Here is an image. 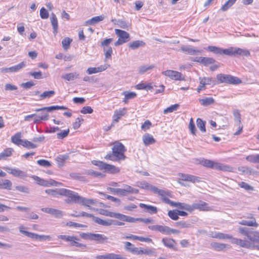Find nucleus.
<instances>
[{
	"mask_svg": "<svg viewBox=\"0 0 259 259\" xmlns=\"http://www.w3.org/2000/svg\"><path fill=\"white\" fill-rule=\"evenodd\" d=\"M112 153L107 154L105 157L107 160L113 161L123 160L126 158L124 153L126 149L125 146L119 142H115L112 148Z\"/></svg>",
	"mask_w": 259,
	"mask_h": 259,
	"instance_id": "nucleus-1",
	"label": "nucleus"
},
{
	"mask_svg": "<svg viewBox=\"0 0 259 259\" xmlns=\"http://www.w3.org/2000/svg\"><path fill=\"white\" fill-rule=\"evenodd\" d=\"M79 236L83 239L94 241L99 244L107 243L108 240V238L107 236L101 234L81 233Z\"/></svg>",
	"mask_w": 259,
	"mask_h": 259,
	"instance_id": "nucleus-2",
	"label": "nucleus"
},
{
	"mask_svg": "<svg viewBox=\"0 0 259 259\" xmlns=\"http://www.w3.org/2000/svg\"><path fill=\"white\" fill-rule=\"evenodd\" d=\"M217 78L219 83L238 84L241 82L239 78L229 74H219L217 75Z\"/></svg>",
	"mask_w": 259,
	"mask_h": 259,
	"instance_id": "nucleus-3",
	"label": "nucleus"
},
{
	"mask_svg": "<svg viewBox=\"0 0 259 259\" xmlns=\"http://www.w3.org/2000/svg\"><path fill=\"white\" fill-rule=\"evenodd\" d=\"M59 239H62L66 242H70V245L72 246H76L78 247L85 248L87 245L85 244L80 243L77 242L79 241V238L75 236H69L65 235H60L58 236Z\"/></svg>",
	"mask_w": 259,
	"mask_h": 259,
	"instance_id": "nucleus-4",
	"label": "nucleus"
},
{
	"mask_svg": "<svg viewBox=\"0 0 259 259\" xmlns=\"http://www.w3.org/2000/svg\"><path fill=\"white\" fill-rule=\"evenodd\" d=\"M115 34L119 37L114 44L115 46L121 45L130 40V35L127 32L118 29H115Z\"/></svg>",
	"mask_w": 259,
	"mask_h": 259,
	"instance_id": "nucleus-5",
	"label": "nucleus"
},
{
	"mask_svg": "<svg viewBox=\"0 0 259 259\" xmlns=\"http://www.w3.org/2000/svg\"><path fill=\"white\" fill-rule=\"evenodd\" d=\"M62 196L68 197V199L66 200V202L68 203L71 202L77 203L80 196L77 193L64 188H63Z\"/></svg>",
	"mask_w": 259,
	"mask_h": 259,
	"instance_id": "nucleus-6",
	"label": "nucleus"
},
{
	"mask_svg": "<svg viewBox=\"0 0 259 259\" xmlns=\"http://www.w3.org/2000/svg\"><path fill=\"white\" fill-rule=\"evenodd\" d=\"M162 74L174 80H185L184 76L177 71L166 70L162 71Z\"/></svg>",
	"mask_w": 259,
	"mask_h": 259,
	"instance_id": "nucleus-7",
	"label": "nucleus"
},
{
	"mask_svg": "<svg viewBox=\"0 0 259 259\" xmlns=\"http://www.w3.org/2000/svg\"><path fill=\"white\" fill-rule=\"evenodd\" d=\"M93 163L100 167L102 169H104L106 171L110 172L111 174H116L118 173L120 169L117 167H116L114 165L108 164L103 162L102 161H95L93 162Z\"/></svg>",
	"mask_w": 259,
	"mask_h": 259,
	"instance_id": "nucleus-8",
	"label": "nucleus"
},
{
	"mask_svg": "<svg viewBox=\"0 0 259 259\" xmlns=\"http://www.w3.org/2000/svg\"><path fill=\"white\" fill-rule=\"evenodd\" d=\"M249 51L247 49H241L236 47H230L229 48V55L234 56H249Z\"/></svg>",
	"mask_w": 259,
	"mask_h": 259,
	"instance_id": "nucleus-9",
	"label": "nucleus"
},
{
	"mask_svg": "<svg viewBox=\"0 0 259 259\" xmlns=\"http://www.w3.org/2000/svg\"><path fill=\"white\" fill-rule=\"evenodd\" d=\"M191 210L190 212H192L195 209L199 211H209L211 210L210 207L208 206V203L205 202L200 201L197 203H194L190 205Z\"/></svg>",
	"mask_w": 259,
	"mask_h": 259,
	"instance_id": "nucleus-10",
	"label": "nucleus"
},
{
	"mask_svg": "<svg viewBox=\"0 0 259 259\" xmlns=\"http://www.w3.org/2000/svg\"><path fill=\"white\" fill-rule=\"evenodd\" d=\"M5 169L8 172V173L12 175L15 177H18L20 179H24L27 177V174L26 171L21 170L18 168H13L7 167H5Z\"/></svg>",
	"mask_w": 259,
	"mask_h": 259,
	"instance_id": "nucleus-11",
	"label": "nucleus"
},
{
	"mask_svg": "<svg viewBox=\"0 0 259 259\" xmlns=\"http://www.w3.org/2000/svg\"><path fill=\"white\" fill-rule=\"evenodd\" d=\"M34 179L35 181H36L37 183L41 186L49 187L51 186H58L60 185H62V183L56 182L55 180H51L50 181L45 180L40 178L37 176H35Z\"/></svg>",
	"mask_w": 259,
	"mask_h": 259,
	"instance_id": "nucleus-12",
	"label": "nucleus"
},
{
	"mask_svg": "<svg viewBox=\"0 0 259 259\" xmlns=\"http://www.w3.org/2000/svg\"><path fill=\"white\" fill-rule=\"evenodd\" d=\"M179 180L187 181L195 183L200 182V178L189 174L179 173L178 174Z\"/></svg>",
	"mask_w": 259,
	"mask_h": 259,
	"instance_id": "nucleus-13",
	"label": "nucleus"
},
{
	"mask_svg": "<svg viewBox=\"0 0 259 259\" xmlns=\"http://www.w3.org/2000/svg\"><path fill=\"white\" fill-rule=\"evenodd\" d=\"M166 204H168L171 206L178 207L182 209H185L190 212L191 210L190 205L185 203H181L174 202L170 199H165Z\"/></svg>",
	"mask_w": 259,
	"mask_h": 259,
	"instance_id": "nucleus-14",
	"label": "nucleus"
},
{
	"mask_svg": "<svg viewBox=\"0 0 259 259\" xmlns=\"http://www.w3.org/2000/svg\"><path fill=\"white\" fill-rule=\"evenodd\" d=\"M153 192L161 196L162 197V201L165 203H166L165 199H169L168 197H172V194L171 192L169 191H165L164 190L159 189L155 186L154 188Z\"/></svg>",
	"mask_w": 259,
	"mask_h": 259,
	"instance_id": "nucleus-15",
	"label": "nucleus"
},
{
	"mask_svg": "<svg viewBox=\"0 0 259 259\" xmlns=\"http://www.w3.org/2000/svg\"><path fill=\"white\" fill-rule=\"evenodd\" d=\"M247 219H250V221L242 220L238 222V224L241 225L247 226L249 227H257L258 224L257 223L255 218L253 216L252 214H249Z\"/></svg>",
	"mask_w": 259,
	"mask_h": 259,
	"instance_id": "nucleus-16",
	"label": "nucleus"
},
{
	"mask_svg": "<svg viewBox=\"0 0 259 259\" xmlns=\"http://www.w3.org/2000/svg\"><path fill=\"white\" fill-rule=\"evenodd\" d=\"M26 62L23 61L20 63L9 68H2L1 69L2 72H17L24 67L26 65Z\"/></svg>",
	"mask_w": 259,
	"mask_h": 259,
	"instance_id": "nucleus-17",
	"label": "nucleus"
},
{
	"mask_svg": "<svg viewBox=\"0 0 259 259\" xmlns=\"http://www.w3.org/2000/svg\"><path fill=\"white\" fill-rule=\"evenodd\" d=\"M211 168L224 171H233V168L228 165L213 162Z\"/></svg>",
	"mask_w": 259,
	"mask_h": 259,
	"instance_id": "nucleus-18",
	"label": "nucleus"
},
{
	"mask_svg": "<svg viewBox=\"0 0 259 259\" xmlns=\"http://www.w3.org/2000/svg\"><path fill=\"white\" fill-rule=\"evenodd\" d=\"M210 246L211 248L217 251H223L226 248L230 247L228 244L216 242H211L210 244Z\"/></svg>",
	"mask_w": 259,
	"mask_h": 259,
	"instance_id": "nucleus-19",
	"label": "nucleus"
},
{
	"mask_svg": "<svg viewBox=\"0 0 259 259\" xmlns=\"http://www.w3.org/2000/svg\"><path fill=\"white\" fill-rule=\"evenodd\" d=\"M148 228L153 231H158L163 234L169 235V227L162 225L149 226Z\"/></svg>",
	"mask_w": 259,
	"mask_h": 259,
	"instance_id": "nucleus-20",
	"label": "nucleus"
},
{
	"mask_svg": "<svg viewBox=\"0 0 259 259\" xmlns=\"http://www.w3.org/2000/svg\"><path fill=\"white\" fill-rule=\"evenodd\" d=\"M96 200L93 199H88L82 196H79L78 201L77 203L81 204L82 205L89 207V209H91V205H94L96 203Z\"/></svg>",
	"mask_w": 259,
	"mask_h": 259,
	"instance_id": "nucleus-21",
	"label": "nucleus"
},
{
	"mask_svg": "<svg viewBox=\"0 0 259 259\" xmlns=\"http://www.w3.org/2000/svg\"><path fill=\"white\" fill-rule=\"evenodd\" d=\"M109 66L108 64H104L98 67H90L87 70V72L88 74L101 72L106 70Z\"/></svg>",
	"mask_w": 259,
	"mask_h": 259,
	"instance_id": "nucleus-22",
	"label": "nucleus"
},
{
	"mask_svg": "<svg viewBox=\"0 0 259 259\" xmlns=\"http://www.w3.org/2000/svg\"><path fill=\"white\" fill-rule=\"evenodd\" d=\"M126 112V109L125 108H123L122 109H120L119 110H115L114 111V115H113V123L115 122H118L119 120L121 118V117L123 116Z\"/></svg>",
	"mask_w": 259,
	"mask_h": 259,
	"instance_id": "nucleus-23",
	"label": "nucleus"
},
{
	"mask_svg": "<svg viewBox=\"0 0 259 259\" xmlns=\"http://www.w3.org/2000/svg\"><path fill=\"white\" fill-rule=\"evenodd\" d=\"M68 108L63 106H52L50 107H45L41 108H37L34 110L36 112L47 111V112H51L54 110H66Z\"/></svg>",
	"mask_w": 259,
	"mask_h": 259,
	"instance_id": "nucleus-24",
	"label": "nucleus"
},
{
	"mask_svg": "<svg viewBox=\"0 0 259 259\" xmlns=\"http://www.w3.org/2000/svg\"><path fill=\"white\" fill-rule=\"evenodd\" d=\"M181 50L183 53H185L186 54H188L190 55H197V53L201 52V51L196 50L190 46H183L181 47Z\"/></svg>",
	"mask_w": 259,
	"mask_h": 259,
	"instance_id": "nucleus-25",
	"label": "nucleus"
},
{
	"mask_svg": "<svg viewBox=\"0 0 259 259\" xmlns=\"http://www.w3.org/2000/svg\"><path fill=\"white\" fill-rule=\"evenodd\" d=\"M139 206L140 207L144 208L147 212L151 214L156 213L158 211V209L156 206L147 205L144 203H140Z\"/></svg>",
	"mask_w": 259,
	"mask_h": 259,
	"instance_id": "nucleus-26",
	"label": "nucleus"
},
{
	"mask_svg": "<svg viewBox=\"0 0 259 259\" xmlns=\"http://www.w3.org/2000/svg\"><path fill=\"white\" fill-rule=\"evenodd\" d=\"M51 23L53 26V33L55 35H56V34L58 32V20L55 14L53 13L51 14V17L50 18Z\"/></svg>",
	"mask_w": 259,
	"mask_h": 259,
	"instance_id": "nucleus-27",
	"label": "nucleus"
},
{
	"mask_svg": "<svg viewBox=\"0 0 259 259\" xmlns=\"http://www.w3.org/2000/svg\"><path fill=\"white\" fill-rule=\"evenodd\" d=\"M136 186L141 189L150 190L152 192L153 191L154 188L155 187L154 186H153L145 181L138 182L137 183Z\"/></svg>",
	"mask_w": 259,
	"mask_h": 259,
	"instance_id": "nucleus-28",
	"label": "nucleus"
},
{
	"mask_svg": "<svg viewBox=\"0 0 259 259\" xmlns=\"http://www.w3.org/2000/svg\"><path fill=\"white\" fill-rule=\"evenodd\" d=\"M94 221L99 225L104 226H111L113 224L112 220L107 219L104 220L98 217H94Z\"/></svg>",
	"mask_w": 259,
	"mask_h": 259,
	"instance_id": "nucleus-29",
	"label": "nucleus"
},
{
	"mask_svg": "<svg viewBox=\"0 0 259 259\" xmlns=\"http://www.w3.org/2000/svg\"><path fill=\"white\" fill-rule=\"evenodd\" d=\"M143 141L145 146H148L156 142L153 137L149 134H146L143 136Z\"/></svg>",
	"mask_w": 259,
	"mask_h": 259,
	"instance_id": "nucleus-30",
	"label": "nucleus"
},
{
	"mask_svg": "<svg viewBox=\"0 0 259 259\" xmlns=\"http://www.w3.org/2000/svg\"><path fill=\"white\" fill-rule=\"evenodd\" d=\"M84 174H86L96 178H104L105 175L101 172L94 171L92 169L85 170L83 172Z\"/></svg>",
	"mask_w": 259,
	"mask_h": 259,
	"instance_id": "nucleus-31",
	"label": "nucleus"
},
{
	"mask_svg": "<svg viewBox=\"0 0 259 259\" xmlns=\"http://www.w3.org/2000/svg\"><path fill=\"white\" fill-rule=\"evenodd\" d=\"M104 18L105 17L104 15L96 16L87 21L85 22V24L91 25H95L99 23V22L103 21L104 19Z\"/></svg>",
	"mask_w": 259,
	"mask_h": 259,
	"instance_id": "nucleus-32",
	"label": "nucleus"
},
{
	"mask_svg": "<svg viewBox=\"0 0 259 259\" xmlns=\"http://www.w3.org/2000/svg\"><path fill=\"white\" fill-rule=\"evenodd\" d=\"M63 188L55 189H47L45 192L48 195L54 197H58L59 195L62 196Z\"/></svg>",
	"mask_w": 259,
	"mask_h": 259,
	"instance_id": "nucleus-33",
	"label": "nucleus"
},
{
	"mask_svg": "<svg viewBox=\"0 0 259 259\" xmlns=\"http://www.w3.org/2000/svg\"><path fill=\"white\" fill-rule=\"evenodd\" d=\"M69 158L68 154L60 155L57 157L56 160L59 167H62L64 165L65 161Z\"/></svg>",
	"mask_w": 259,
	"mask_h": 259,
	"instance_id": "nucleus-34",
	"label": "nucleus"
},
{
	"mask_svg": "<svg viewBox=\"0 0 259 259\" xmlns=\"http://www.w3.org/2000/svg\"><path fill=\"white\" fill-rule=\"evenodd\" d=\"M247 238L251 243H257L259 241V232L251 231Z\"/></svg>",
	"mask_w": 259,
	"mask_h": 259,
	"instance_id": "nucleus-35",
	"label": "nucleus"
},
{
	"mask_svg": "<svg viewBox=\"0 0 259 259\" xmlns=\"http://www.w3.org/2000/svg\"><path fill=\"white\" fill-rule=\"evenodd\" d=\"M70 177L75 180L81 182H87L86 178L81 174L77 172H71L69 174Z\"/></svg>",
	"mask_w": 259,
	"mask_h": 259,
	"instance_id": "nucleus-36",
	"label": "nucleus"
},
{
	"mask_svg": "<svg viewBox=\"0 0 259 259\" xmlns=\"http://www.w3.org/2000/svg\"><path fill=\"white\" fill-rule=\"evenodd\" d=\"M21 133H17L12 137L11 141L15 144L19 146L21 145L23 140L21 139Z\"/></svg>",
	"mask_w": 259,
	"mask_h": 259,
	"instance_id": "nucleus-37",
	"label": "nucleus"
},
{
	"mask_svg": "<svg viewBox=\"0 0 259 259\" xmlns=\"http://www.w3.org/2000/svg\"><path fill=\"white\" fill-rule=\"evenodd\" d=\"M79 75L76 72L67 73L62 76V78L67 81L73 80L75 78H78Z\"/></svg>",
	"mask_w": 259,
	"mask_h": 259,
	"instance_id": "nucleus-38",
	"label": "nucleus"
},
{
	"mask_svg": "<svg viewBox=\"0 0 259 259\" xmlns=\"http://www.w3.org/2000/svg\"><path fill=\"white\" fill-rule=\"evenodd\" d=\"M162 242L165 246L169 248H174L176 243L174 239L170 238H163Z\"/></svg>",
	"mask_w": 259,
	"mask_h": 259,
	"instance_id": "nucleus-39",
	"label": "nucleus"
},
{
	"mask_svg": "<svg viewBox=\"0 0 259 259\" xmlns=\"http://www.w3.org/2000/svg\"><path fill=\"white\" fill-rule=\"evenodd\" d=\"M122 94L124 95L123 102L125 103H127L129 100L134 99L137 96V94L135 92H124Z\"/></svg>",
	"mask_w": 259,
	"mask_h": 259,
	"instance_id": "nucleus-40",
	"label": "nucleus"
},
{
	"mask_svg": "<svg viewBox=\"0 0 259 259\" xmlns=\"http://www.w3.org/2000/svg\"><path fill=\"white\" fill-rule=\"evenodd\" d=\"M199 80L200 84H203L204 85L206 84H210L211 83L213 84H215V81L213 80L211 77H200Z\"/></svg>",
	"mask_w": 259,
	"mask_h": 259,
	"instance_id": "nucleus-41",
	"label": "nucleus"
},
{
	"mask_svg": "<svg viewBox=\"0 0 259 259\" xmlns=\"http://www.w3.org/2000/svg\"><path fill=\"white\" fill-rule=\"evenodd\" d=\"M13 152V149L11 148H8L5 149L0 153V159H6L7 157L11 156Z\"/></svg>",
	"mask_w": 259,
	"mask_h": 259,
	"instance_id": "nucleus-42",
	"label": "nucleus"
},
{
	"mask_svg": "<svg viewBox=\"0 0 259 259\" xmlns=\"http://www.w3.org/2000/svg\"><path fill=\"white\" fill-rule=\"evenodd\" d=\"M145 45V42L142 40H135L129 44L128 46L133 50H135L140 47H143Z\"/></svg>",
	"mask_w": 259,
	"mask_h": 259,
	"instance_id": "nucleus-43",
	"label": "nucleus"
},
{
	"mask_svg": "<svg viewBox=\"0 0 259 259\" xmlns=\"http://www.w3.org/2000/svg\"><path fill=\"white\" fill-rule=\"evenodd\" d=\"M12 186V182L7 179H5L0 183V188L3 189L11 190Z\"/></svg>",
	"mask_w": 259,
	"mask_h": 259,
	"instance_id": "nucleus-44",
	"label": "nucleus"
},
{
	"mask_svg": "<svg viewBox=\"0 0 259 259\" xmlns=\"http://www.w3.org/2000/svg\"><path fill=\"white\" fill-rule=\"evenodd\" d=\"M111 21L112 22H114L115 24L123 29H127L129 26L128 24L125 21L121 20H116L115 19H112Z\"/></svg>",
	"mask_w": 259,
	"mask_h": 259,
	"instance_id": "nucleus-45",
	"label": "nucleus"
},
{
	"mask_svg": "<svg viewBox=\"0 0 259 259\" xmlns=\"http://www.w3.org/2000/svg\"><path fill=\"white\" fill-rule=\"evenodd\" d=\"M199 102L202 105L207 106L213 104L214 101V99L211 97H207L204 99H200Z\"/></svg>",
	"mask_w": 259,
	"mask_h": 259,
	"instance_id": "nucleus-46",
	"label": "nucleus"
},
{
	"mask_svg": "<svg viewBox=\"0 0 259 259\" xmlns=\"http://www.w3.org/2000/svg\"><path fill=\"white\" fill-rule=\"evenodd\" d=\"M238 245L241 247L250 248L252 247V244L249 241L246 239H239Z\"/></svg>",
	"mask_w": 259,
	"mask_h": 259,
	"instance_id": "nucleus-47",
	"label": "nucleus"
},
{
	"mask_svg": "<svg viewBox=\"0 0 259 259\" xmlns=\"http://www.w3.org/2000/svg\"><path fill=\"white\" fill-rule=\"evenodd\" d=\"M123 191L124 195H125L126 193L138 194L139 193L138 189H134L128 185H125L123 189Z\"/></svg>",
	"mask_w": 259,
	"mask_h": 259,
	"instance_id": "nucleus-48",
	"label": "nucleus"
},
{
	"mask_svg": "<svg viewBox=\"0 0 259 259\" xmlns=\"http://www.w3.org/2000/svg\"><path fill=\"white\" fill-rule=\"evenodd\" d=\"M55 94L54 91H45L39 95L40 100H44L46 98H50Z\"/></svg>",
	"mask_w": 259,
	"mask_h": 259,
	"instance_id": "nucleus-49",
	"label": "nucleus"
},
{
	"mask_svg": "<svg viewBox=\"0 0 259 259\" xmlns=\"http://www.w3.org/2000/svg\"><path fill=\"white\" fill-rule=\"evenodd\" d=\"M236 1L237 0H228V1L222 6L221 10L224 12L227 11L235 4Z\"/></svg>",
	"mask_w": 259,
	"mask_h": 259,
	"instance_id": "nucleus-50",
	"label": "nucleus"
},
{
	"mask_svg": "<svg viewBox=\"0 0 259 259\" xmlns=\"http://www.w3.org/2000/svg\"><path fill=\"white\" fill-rule=\"evenodd\" d=\"M197 126L202 132H205V122L201 118H197L196 120Z\"/></svg>",
	"mask_w": 259,
	"mask_h": 259,
	"instance_id": "nucleus-51",
	"label": "nucleus"
},
{
	"mask_svg": "<svg viewBox=\"0 0 259 259\" xmlns=\"http://www.w3.org/2000/svg\"><path fill=\"white\" fill-rule=\"evenodd\" d=\"M107 215L110 217L115 218L116 219H119L121 221H124L125 215L120 213L109 212V213L107 214Z\"/></svg>",
	"mask_w": 259,
	"mask_h": 259,
	"instance_id": "nucleus-52",
	"label": "nucleus"
},
{
	"mask_svg": "<svg viewBox=\"0 0 259 259\" xmlns=\"http://www.w3.org/2000/svg\"><path fill=\"white\" fill-rule=\"evenodd\" d=\"M238 185L242 188L245 189L247 191H252L254 190V188L249 185L246 182H240L238 183Z\"/></svg>",
	"mask_w": 259,
	"mask_h": 259,
	"instance_id": "nucleus-53",
	"label": "nucleus"
},
{
	"mask_svg": "<svg viewBox=\"0 0 259 259\" xmlns=\"http://www.w3.org/2000/svg\"><path fill=\"white\" fill-rule=\"evenodd\" d=\"M21 145L28 149H33L37 147L36 145L26 140L23 141Z\"/></svg>",
	"mask_w": 259,
	"mask_h": 259,
	"instance_id": "nucleus-54",
	"label": "nucleus"
},
{
	"mask_svg": "<svg viewBox=\"0 0 259 259\" xmlns=\"http://www.w3.org/2000/svg\"><path fill=\"white\" fill-rule=\"evenodd\" d=\"M238 170L243 174L250 175L253 172V169L247 166H241L238 168Z\"/></svg>",
	"mask_w": 259,
	"mask_h": 259,
	"instance_id": "nucleus-55",
	"label": "nucleus"
},
{
	"mask_svg": "<svg viewBox=\"0 0 259 259\" xmlns=\"http://www.w3.org/2000/svg\"><path fill=\"white\" fill-rule=\"evenodd\" d=\"M167 214L171 219L175 221L178 220L179 218L177 210H169Z\"/></svg>",
	"mask_w": 259,
	"mask_h": 259,
	"instance_id": "nucleus-56",
	"label": "nucleus"
},
{
	"mask_svg": "<svg viewBox=\"0 0 259 259\" xmlns=\"http://www.w3.org/2000/svg\"><path fill=\"white\" fill-rule=\"evenodd\" d=\"M179 107V105L178 104L171 105L170 106L165 109L163 111V113L164 114H167L168 113L172 112L173 111L177 110Z\"/></svg>",
	"mask_w": 259,
	"mask_h": 259,
	"instance_id": "nucleus-57",
	"label": "nucleus"
},
{
	"mask_svg": "<svg viewBox=\"0 0 259 259\" xmlns=\"http://www.w3.org/2000/svg\"><path fill=\"white\" fill-rule=\"evenodd\" d=\"M239 233L244 236L248 238L251 231L249 229L246 227H239L238 228Z\"/></svg>",
	"mask_w": 259,
	"mask_h": 259,
	"instance_id": "nucleus-58",
	"label": "nucleus"
},
{
	"mask_svg": "<svg viewBox=\"0 0 259 259\" xmlns=\"http://www.w3.org/2000/svg\"><path fill=\"white\" fill-rule=\"evenodd\" d=\"M154 67V66L153 65L149 66L143 65L139 68V72L140 73H144L149 70L152 69Z\"/></svg>",
	"mask_w": 259,
	"mask_h": 259,
	"instance_id": "nucleus-59",
	"label": "nucleus"
},
{
	"mask_svg": "<svg viewBox=\"0 0 259 259\" xmlns=\"http://www.w3.org/2000/svg\"><path fill=\"white\" fill-rule=\"evenodd\" d=\"M213 162V161L208 160V159H203L200 161V163L201 165H203L205 167H208V168L212 167Z\"/></svg>",
	"mask_w": 259,
	"mask_h": 259,
	"instance_id": "nucleus-60",
	"label": "nucleus"
},
{
	"mask_svg": "<svg viewBox=\"0 0 259 259\" xmlns=\"http://www.w3.org/2000/svg\"><path fill=\"white\" fill-rule=\"evenodd\" d=\"M37 163L40 166L44 167H49L51 166V163L50 161L45 159H40L37 161Z\"/></svg>",
	"mask_w": 259,
	"mask_h": 259,
	"instance_id": "nucleus-61",
	"label": "nucleus"
},
{
	"mask_svg": "<svg viewBox=\"0 0 259 259\" xmlns=\"http://www.w3.org/2000/svg\"><path fill=\"white\" fill-rule=\"evenodd\" d=\"M175 225L181 228H188L191 227V224L186 221H180L176 222Z\"/></svg>",
	"mask_w": 259,
	"mask_h": 259,
	"instance_id": "nucleus-62",
	"label": "nucleus"
},
{
	"mask_svg": "<svg viewBox=\"0 0 259 259\" xmlns=\"http://www.w3.org/2000/svg\"><path fill=\"white\" fill-rule=\"evenodd\" d=\"M71 41L72 39L69 37H66L62 40V44L64 50H67L69 48Z\"/></svg>",
	"mask_w": 259,
	"mask_h": 259,
	"instance_id": "nucleus-63",
	"label": "nucleus"
},
{
	"mask_svg": "<svg viewBox=\"0 0 259 259\" xmlns=\"http://www.w3.org/2000/svg\"><path fill=\"white\" fill-rule=\"evenodd\" d=\"M108 259H126L123 256L113 253H108Z\"/></svg>",
	"mask_w": 259,
	"mask_h": 259,
	"instance_id": "nucleus-64",
	"label": "nucleus"
}]
</instances>
